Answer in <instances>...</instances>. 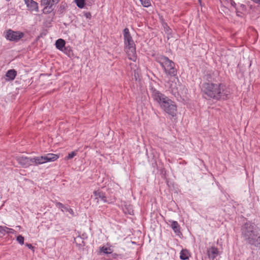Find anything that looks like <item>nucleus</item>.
I'll return each mask as SVG.
<instances>
[{
	"instance_id": "1",
	"label": "nucleus",
	"mask_w": 260,
	"mask_h": 260,
	"mask_svg": "<svg viewBox=\"0 0 260 260\" xmlns=\"http://www.w3.org/2000/svg\"><path fill=\"white\" fill-rule=\"evenodd\" d=\"M203 96L206 99L219 101L229 99V93L225 85L220 82H203L201 85Z\"/></svg>"
},
{
	"instance_id": "2",
	"label": "nucleus",
	"mask_w": 260,
	"mask_h": 260,
	"mask_svg": "<svg viewBox=\"0 0 260 260\" xmlns=\"http://www.w3.org/2000/svg\"><path fill=\"white\" fill-rule=\"evenodd\" d=\"M242 236L248 244L260 250V235L259 228L251 221H247L241 226Z\"/></svg>"
},
{
	"instance_id": "3",
	"label": "nucleus",
	"mask_w": 260,
	"mask_h": 260,
	"mask_svg": "<svg viewBox=\"0 0 260 260\" xmlns=\"http://www.w3.org/2000/svg\"><path fill=\"white\" fill-rule=\"evenodd\" d=\"M124 50L128 59L135 61L137 59L136 44L130 34L129 29L125 28L123 31Z\"/></svg>"
},
{
	"instance_id": "4",
	"label": "nucleus",
	"mask_w": 260,
	"mask_h": 260,
	"mask_svg": "<svg viewBox=\"0 0 260 260\" xmlns=\"http://www.w3.org/2000/svg\"><path fill=\"white\" fill-rule=\"evenodd\" d=\"M155 61L159 63L165 74L170 77H175L177 74V70L175 68V64L168 57L157 54L155 57Z\"/></svg>"
},
{
	"instance_id": "5",
	"label": "nucleus",
	"mask_w": 260,
	"mask_h": 260,
	"mask_svg": "<svg viewBox=\"0 0 260 260\" xmlns=\"http://www.w3.org/2000/svg\"><path fill=\"white\" fill-rule=\"evenodd\" d=\"M149 90L153 100L157 103L160 108L162 107L165 103L169 99L165 94L157 90L152 84H150L149 85Z\"/></svg>"
},
{
	"instance_id": "6",
	"label": "nucleus",
	"mask_w": 260,
	"mask_h": 260,
	"mask_svg": "<svg viewBox=\"0 0 260 260\" xmlns=\"http://www.w3.org/2000/svg\"><path fill=\"white\" fill-rule=\"evenodd\" d=\"M59 158V155L53 153H48L44 156L32 157V164L38 166L47 162L54 161Z\"/></svg>"
},
{
	"instance_id": "7",
	"label": "nucleus",
	"mask_w": 260,
	"mask_h": 260,
	"mask_svg": "<svg viewBox=\"0 0 260 260\" xmlns=\"http://www.w3.org/2000/svg\"><path fill=\"white\" fill-rule=\"evenodd\" d=\"M5 38L11 42H17L22 39L24 34L19 31H14L9 29L4 32Z\"/></svg>"
},
{
	"instance_id": "8",
	"label": "nucleus",
	"mask_w": 260,
	"mask_h": 260,
	"mask_svg": "<svg viewBox=\"0 0 260 260\" xmlns=\"http://www.w3.org/2000/svg\"><path fill=\"white\" fill-rule=\"evenodd\" d=\"M160 108L173 117L176 116L177 106L170 99Z\"/></svg>"
},
{
	"instance_id": "9",
	"label": "nucleus",
	"mask_w": 260,
	"mask_h": 260,
	"mask_svg": "<svg viewBox=\"0 0 260 260\" xmlns=\"http://www.w3.org/2000/svg\"><path fill=\"white\" fill-rule=\"evenodd\" d=\"M15 159L23 168H27L32 165V158L24 156H17L15 157Z\"/></svg>"
},
{
	"instance_id": "10",
	"label": "nucleus",
	"mask_w": 260,
	"mask_h": 260,
	"mask_svg": "<svg viewBox=\"0 0 260 260\" xmlns=\"http://www.w3.org/2000/svg\"><path fill=\"white\" fill-rule=\"evenodd\" d=\"M25 5L30 11L39 12L38 4L37 2L33 0H28L27 2H25Z\"/></svg>"
},
{
	"instance_id": "11",
	"label": "nucleus",
	"mask_w": 260,
	"mask_h": 260,
	"mask_svg": "<svg viewBox=\"0 0 260 260\" xmlns=\"http://www.w3.org/2000/svg\"><path fill=\"white\" fill-rule=\"evenodd\" d=\"M207 253L209 258L214 259L219 254V250L215 246H212L207 250Z\"/></svg>"
},
{
	"instance_id": "12",
	"label": "nucleus",
	"mask_w": 260,
	"mask_h": 260,
	"mask_svg": "<svg viewBox=\"0 0 260 260\" xmlns=\"http://www.w3.org/2000/svg\"><path fill=\"white\" fill-rule=\"evenodd\" d=\"M170 222H171V226L174 233L178 236L181 234L180 226L178 222L176 221H170Z\"/></svg>"
},
{
	"instance_id": "13",
	"label": "nucleus",
	"mask_w": 260,
	"mask_h": 260,
	"mask_svg": "<svg viewBox=\"0 0 260 260\" xmlns=\"http://www.w3.org/2000/svg\"><path fill=\"white\" fill-rule=\"evenodd\" d=\"M94 196L96 197V199L100 198L102 201H103L105 203L107 202L106 197L105 195V193L103 191H101L100 189L97 190H95L93 192Z\"/></svg>"
},
{
	"instance_id": "14",
	"label": "nucleus",
	"mask_w": 260,
	"mask_h": 260,
	"mask_svg": "<svg viewBox=\"0 0 260 260\" xmlns=\"http://www.w3.org/2000/svg\"><path fill=\"white\" fill-rule=\"evenodd\" d=\"M17 76V72L14 69H10L8 70L6 74V77L9 81H13Z\"/></svg>"
},
{
	"instance_id": "15",
	"label": "nucleus",
	"mask_w": 260,
	"mask_h": 260,
	"mask_svg": "<svg viewBox=\"0 0 260 260\" xmlns=\"http://www.w3.org/2000/svg\"><path fill=\"white\" fill-rule=\"evenodd\" d=\"M215 76V74L214 72L207 73L204 76V79L205 80L204 82H211L216 83L214 82V77Z\"/></svg>"
},
{
	"instance_id": "16",
	"label": "nucleus",
	"mask_w": 260,
	"mask_h": 260,
	"mask_svg": "<svg viewBox=\"0 0 260 260\" xmlns=\"http://www.w3.org/2000/svg\"><path fill=\"white\" fill-rule=\"evenodd\" d=\"M65 45L66 42L62 39H59L55 42L56 48L60 51H63V48L66 46Z\"/></svg>"
},
{
	"instance_id": "17",
	"label": "nucleus",
	"mask_w": 260,
	"mask_h": 260,
	"mask_svg": "<svg viewBox=\"0 0 260 260\" xmlns=\"http://www.w3.org/2000/svg\"><path fill=\"white\" fill-rule=\"evenodd\" d=\"M68 7L67 4L65 2H61L57 7V12L59 15L63 14Z\"/></svg>"
},
{
	"instance_id": "18",
	"label": "nucleus",
	"mask_w": 260,
	"mask_h": 260,
	"mask_svg": "<svg viewBox=\"0 0 260 260\" xmlns=\"http://www.w3.org/2000/svg\"><path fill=\"white\" fill-rule=\"evenodd\" d=\"M123 211L125 214H128L129 215L134 214L133 206L131 205H124L123 207Z\"/></svg>"
},
{
	"instance_id": "19",
	"label": "nucleus",
	"mask_w": 260,
	"mask_h": 260,
	"mask_svg": "<svg viewBox=\"0 0 260 260\" xmlns=\"http://www.w3.org/2000/svg\"><path fill=\"white\" fill-rule=\"evenodd\" d=\"M180 258L182 260H186L189 258V251L185 249H182L180 252Z\"/></svg>"
},
{
	"instance_id": "20",
	"label": "nucleus",
	"mask_w": 260,
	"mask_h": 260,
	"mask_svg": "<svg viewBox=\"0 0 260 260\" xmlns=\"http://www.w3.org/2000/svg\"><path fill=\"white\" fill-rule=\"evenodd\" d=\"M100 252H103L104 254H110L112 253V250L110 247H106L103 246L100 247Z\"/></svg>"
},
{
	"instance_id": "21",
	"label": "nucleus",
	"mask_w": 260,
	"mask_h": 260,
	"mask_svg": "<svg viewBox=\"0 0 260 260\" xmlns=\"http://www.w3.org/2000/svg\"><path fill=\"white\" fill-rule=\"evenodd\" d=\"M74 2L77 7L80 9H83L86 5L85 0H74Z\"/></svg>"
},
{
	"instance_id": "22",
	"label": "nucleus",
	"mask_w": 260,
	"mask_h": 260,
	"mask_svg": "<svg viewBox=\"0 0 260 260\" xmlns=\"http://www.w3.org/2000/svg\"><path fill=\"white\" fill-rule=\"evenodd\" d=\"M62 51H63L64 53L68 55L69 56H70L73 53V51L70 46H65L64 48H63Z\"/></svg>"
},
{
	"instance_id": "23",
	"label": "nucleus",
	"mask_w": 260,
	"mask_h": 260,
	"mask_svg": "<svg viewBox=\"0 0 260 260\" xmlns=\"http://www.w3.org/2000/svg\"><path fill=\"white\" fill-rule=\"evenodd\" d=\"M55 206L56 207L61 209V211L63 212L64 208H65V205L62 204L61 203L58 202L57 201L54 202Z\"/></svg>"
},
{
	"instance_id": "24",
	"label": "nucleus",
	"mask_w": 260,
	"mask_h": 260,
	"mask_svg": "<svg viewBox=\"0 0 260 260\" xmlns=\"http://www.w3.org/2000/svg\"><path fill=\"white\" fill-rule=\"evenodd\" d=\"M63 210H64L66 211L69 212L70 214L72 216H75V213H74L73 210L72 209H71L69 205H68L67 206H65V208H64Z\"/></svg>"
},
{
	"instance_id": "25",
	"label": "nucleus",
	"mask_w": 260,
	"mask_h": 260,
	"mask_svg": "<svg viewBox=\"0 0 260 260\" xmlns=\"http://www.w3.org/2000/svg\"><path fill=\"white\" fill-rule=\"evenodd\" d=\"M77 154V152L76 151H72V152L68 154V156L65 157L66 160H69L73 158Z\"/></svg>"
},
{
	"instance_id": "26",
	"label": "nucleus",
	"mask_w": 260,
	"mask_h": 260,
	"mask_svg": "<svg viewBox=\"0 0 260 260\" xmlns=\"http://www.w3.org/2000/svg\"><path fill=\"white\" fill-rule=\"evenodd\" d=\"M142 5L145 7H148L150 6L151 3L149 0H140Z\"/></svg>"
},
{
	"instance_id": "27",
	"label": "nucleus",
	"mask_w": 260,
	"mask_h": 260,
	"mask_svg": "<svg viewBox=\"0 0 260 260\" xmlns=\"http://www.w3.org/2000/svg\"><path fill=\"white\" fill-rule=\"evenodd\" d=\"M17 241L18 242L21 244L23 245L24 244V237L21 235H19L17 237Z\"/></svg>"
},
{
	"instance_id": "28",
	"label": "nucleus",
	"mask_w": 260,
	"mask_h": 260,
	"mask_svg": "<svg viewBox=\"0 0 260 260\" xmlns=\"http://www.w3.org/2000/svg\"><path fill=\"white\" fill-rule=\"evenodd\" d=\"M53 11V9H49V8L48 9L47 7L45 6V7L44 8V9L43 10V12L44 14H50L51 12H52Z\"/></svg>"
},
{
	"instance_id": "29",
	"label": "nucleus",
	"mask_w": 260,
	"mask_h": 260,
	"mask_svg": "<svg viewBox=\"0 0 260 260\" xmlns=\"http://www.w3.org/2000/svg\"><path fill=\"white\" fill-rule=\"evenodd\" d=\"M58 3L56 2H53L52 0L49 3L48 5H47L46 6L48 7V9H53V7L54 6V5L57 4Z\"/></svg>"
},
{
	"instance_id": "30",
	"label": "nucleus",
	"mask_w": 260,
	"mask_h": 260,
	"mask_svg": "<svg viewBox=\"0 0 260 260\" xmlns=\"http://www.w3.org/2000/svg\"><path fill=\"white\" fill-rule=\"evenodd\" d=\"M7 229H8V227L7 226H1L0 228V233H2L4 235H5V233H6Z\"/></svg>"
},
{
	"instance_id": "31",
	"label": "nucleus",
	"mask_w": 260,
	"mask_h": 260,
	"mask_svg": "<svg viewBox=\"0 0 260 260\" xmlns=\"http://www.w3.org/2000/svg\"><path fill=\"white\" fill-rule=\"evenodd\" d=\"M84 16L87 19H90L91 18V14L89 12H84Z\"/></svg>"
},
{
	"instance_id": "32",
	"label": "nucleus",
	"mask_w": 260,
	"mask_h": 260,
	"mask_svg": "<svg viewBox=\"0 0 260 260\" xmlns=\"http://www.w3.org/2000/svg\"><path fill=\"white\" fill-rule=\"evenodd\" d=\"M50 1L51 0H41V5L45 6L48 5Z\"/></svg>"
},
{
	"instance_id": "33",
	"label": "nucleus",
	"mask_w": 260,
	"mask_h": 260,
	"mask_svg": "<svg viewBox=\"0 0 260 260\" xmlns=\"http://www.w3.org/2000/svg\"><path fill=\"white\" fill-rule=\"evenodd\" d=\"M15 232V231L11 228H8V229H7L6 233L7 234H14Z\"/></svg>"
},
{
	"instance_id": "34",
	"label": "nucleus",
	"mask_w": 260,
	"mask_h": 260,
	"mask_svg": "<svg viewBox=\"0 0 260 260\" xmlns=\"http://www.w3.org/2000/svg\"><path fill=\"white\" fill-rule=\"evenodd\" d=\"M163 25L164 27L165 30L166 32L169 31V30L171 29L168 26L167 23H165L164 24H163Z\"/></svg>"
},
{
	"instance_id": "35",
	"label": "nucleus",
	"mask_w": 260,
	"mask_h": 260,
	"mask_svg": "<svg viewBox=\"0 0 260 260\" xmlns=\"http://www.w3.org/2000/svg\"><path fill=\"white\" fill-rule=\"evenodd\" d=\"M25 246H27L29 249H32L34 251V247L31 244L26 243Z\"/></svg>"
},
{
	"instance_id": "36",
	"label": "nucleus",
	"mask_w": 260,
	"mask_h": 260,
	"mask_svg": "<svg viewBox=\"0 0 260 260\" xmlns=\"http://www.w3.org/2000/svg\"><path fill=\"white\" fill-rule=\"evenodd\" d=\"M171 90H172V93L173 95H174L175 96H176V94H177L178 95H179L178 92L177 91H176L175 90H174V89H172Z\"/></svg>"
},
{
	"instance_id": "37",
	"label": "nucleus",
	"mask_w": 260,
	"mask_h": 260,
	"mask_svg": "<svg viewBox=\"0 0 260 260\" xmlns=\"http://www.w3.org/2000/svg\"><path fill=\"white\" fill-rule=\"evenodd\" d=\"M231 5L234 7H235L236 6V4L235 3V2L233 1V0H232L231 2Z\"/></svg>"
},
{
	"instance_id": "38",
	"label": "nucleus",
	"mask_w": 260,
	"mask_h": 260,
	"mask_svg": "<svg viewBox=\"0 0 260 260\" xmlns=\"http://www.w3.org/2000/svg\"><path fill=\"white\" fill-rule=\"evenodd\" d=\"M256 4H260V0H251Z\"/></svg>"
},
{
	"instance_id": "39",
	"label": "nucleus",
	"mask_w": 260,
	"mask_h": 260,
	"mask_svg": "<svg viewBox=\"0 0 260 260\" xmlns=\"http://www.w3.org/2000/svg\"><path fill=\"white\" fill-rule=\"evenodd\" d=\"M60 0H52L53 2L58 3Z\"/></svg>"
},
{
	"instance_id": "40",
	"label": "nucleus",
	"mask_w": 260,
	"mask_h": 260,
	"mask_svg": "<svg viewBox=\"0 0 260 260\" xmlns=\"http://www.w3.org/2000/svg\"><path fill=\"white\" fill-rule=\"evenodd\" d=\"M199 2L200 4V5H201V0H199Z\"/></svg>"
},
{
	"instance_id": "41",
	"label": "nucleus",
	"mask_w": 260,
	"mask_h": 260,
	"mask_svg": "<svg viewBox=\"0 0 260 260\" xmlns=\"http://www.w3.org/2000/svg\"><path fill=\"white\" fill-rule=\"evenodd\" d=\"M28 1V0H24V2H26V3Z\"/></svg>"
},
{
	"instance_id": "42",
	"label": "nucleus",
	"mask_w": 260,
	"mask_h": 260,
	"mask_svg": "<svg viewBox=\"0 0 260 260\" xmlns=\"http://www.w3.org/2000/svg\"><path fill=\"white\" fill-rule=\"evenodd\" d=\"M7 2H9L10 0H6Z\"/></svg>"
}]
</instances>
